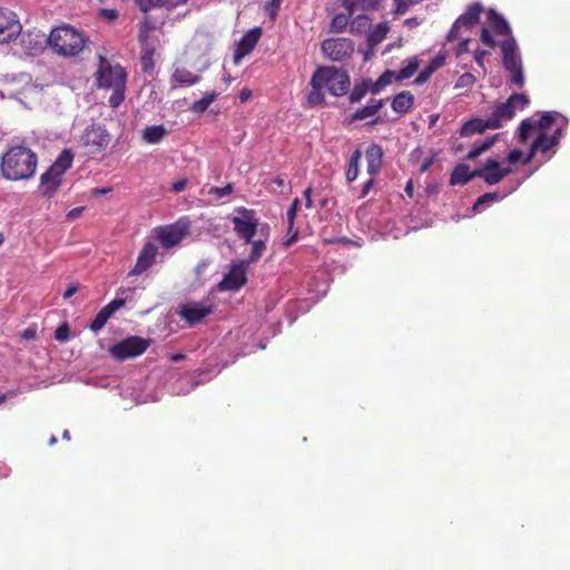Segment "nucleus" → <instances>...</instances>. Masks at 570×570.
<instances>
[{
	"instance_id": "nucleus-20",
	"label": "nucleus",
	"mask_w": 570,
	"mask_h": 570,
	"mask_svg": "<svg viewBox=\"0 0 570 570\" xmlns=\"http://www.w3.org/2000/svg\"><path fill=\"white\" fill-rule=\"evenodd\" d=\"M62 184V176L48 169L40 177L39 191L46 197H52Z\"/></svg>"
},
{
	"instance_id": "nucleus-7",
	"label": "nucleus",
	"mask_w": 570,
	"mask_h": 570,
	"mask_svg": "<svg viewBox=\"0 0 570 570\" xmlns=\"http://www.w3.org/2000/svg\"><path fill=\"white\" fill-rule=\"evenodd\" d=\"M150 344V338H144L141 336H129L111 345L108 352L114 360L122 362L142 355L148 350Z\"/></svg>"
},
{
	"instance_id": "nucleus-61",
	"label": "nucleus",
	"mask_w": 570,
	"mask_h": 570,
	"mask_svg": "<svg viewBox=\"0 0 570 570\" xmlns=\"http://www.w3.org/2000/svg\"><path fill=\"white\" fill-rule=\"evenodd\" d=\"M36 336H37V331H36V328H32V327H28V328L23 330L21 333V337L27 341H32L36 338Z\"/></svg>"
},
{
	"instance_id": "nucleus-56",
	"label": "nucleus",
	"mask_w": 570,
	"mask_h": 570,
	"mask_svg": "<svg viewBox=\"0 0 570 570\" xmlns=\"http://www.w3.org/2000/svg\"><path fill=\"white\" fill-rule=\"evenodd\" d=\"M282 0H271L266 7L265 10L268 12L269 17L274 20L277 16V12L279 10Z\"/></svg>"
},
{
	"instance_id": "nucleus-57",
	"label": "nucleus",
	"mask_w": 570,
	"mask_h": 570,
	"mask_svg": "<svg viewBox=\"0 0 570 570\" xmlns=\"http://www.w3.org/2000/svg\"><path fill=\"white\" fill-rule=\"evenodd\" d=\"M481 41L489 48H494L497 46V42L491 36L489 29L484 27L481 30Z\"/></svg>"
},
{
	"instance_id": "nucleus-29",
	"label": "nucleus",
	"mask_w": 570,
	"mask_h": 570,
	"mask_svg": "<svg viewBox=\"0 0 570 570\" xmlns=\"http://www.w3.org/2000/svg\"><path fill=\"white\" fill-rule=\"evenodd\" d=\"M72 160L73 154L69 149H63L48 169L63 176V174L71 167Z\"/></svg>"
},
{
	"instance_id": "nucleus-52",
	"label": "nucleus",
	"mask_w": 570,
	"mask_h": 570,
	"mask_svg": "<svg viewBox=\"0 0 570 570\" xmlns=\"http://www.w3.org/2000/svg\"><path fill=\"white\" fill-rule=\"evenodd\" d=\"M234 187L232 184H227L224 187H212L209 189V194L216 195L218 198H223L225 196H228L233 193Z\"/></svg>"
},
{
	"instance_id": "nucleus-64",
	"label": "nucleus",
	"mask_w": 570,
	"mask_h": 570,
	"mask_svg": "<svg viewBox=\"0 0 570 570\" xmlns=\"http://www.w3.org/2000/svg\"><path fill=\"white\" fill-rule=\"evenodd\" d=\"M186 186H187V180L186 179H179V180H177V181H175L173 184V190L175 193H180V191H183L186 188Z\"/></svg>"
},
{
	"instance_id": "nucleus-15",
	"label": "nucleus",
	"mask_w": 570,
	"mask_h": 570,
	"mask_svg": "<svg viewBox=\"0 0 570 570\" xmlns=\"http://www.w3.org/2000/svg\"><path fill=\"white\" fill-rule=\"evenodd\" d=\"M128 296L126 297H116L111 302H109L106 306H104L91 321L89 328L97 333L104 328L108 320L112 316V314L119 308L126 305Z\"/></svg>"
},
{
	"instance_id": "nucleus-8",
	"label": "nucleus",
	"mask_w": 570,
	"mask_h": 570,
	"mask_svg": "<svg viewBox=\"0 0 570 570\" xmlns=\"http://www.w3.org/2000/svg\"><path fill=\"white\" fill-rule=\"evenodd\" d=\"M188 233L189 223L185 220H178L175 224L160 226L155 229L156 239L166 249L178 246Z\"/></svg>"
},
{
	"instance_id": "nucleus-55",
	"label": "nucleus",
	"mask_w": 570,
	"mask_h": 570,
	"mask_svg": "<svg viewBox=\"0 0 570 570\" xmlns=\"http://www.w3.org/2000/svg\"><path fill=\"white\" fill-rule=\"evenodd\" d=\"M395 79V71L393 70H386L384 71L377 79V81L380 82L381 87H383V89L389 86L392 80Z\"/></svg>"
},
{
	"instance_id": "nucleus-51",
	"label": "nucleus",
	"mask_w": 570,
	"mask_h": 570,
	"mask_svg": "<svg viewBox=\"0 0 570 570\" xmlns=\"http://www.w3.org/2000/svg\"><path fill=\"white\" fill-rule=\"evenodd\" d=\"M136 4L144 12L157 7H161V0H135Z\"/></svg>"
},
{
	"instance_id": "nucleus-21",
	"label": "nucleus",
	"mask_w": 570,
	"mask_h": 570,
	"mask_svg": "<svg viewBox=\"0 0 570 570\" xmlns=\"http://www.w3.org/2000/svg\"><path fill=\"white\" fill-rule=\"evenodd\" d=\"M501 51L503 66L507 70L521 65L520 57L517 51V42L513 38L501 43Z\"/></svg>"
},
{
	"instance_id": "nucleus-47",
	"label": "nucleus",
	"mask_w": 570,
	"mask_h": 570,
	"mask_svg": "<svg viewBox=\"0 0 570 570\" xmlns=\"http://www.w3.org/2000/svg\"><path fill=\"white\" fill-rule=\"evenodd\" d=\"M508 71L511 75L510 81L512 85L522 87L524 85V77L522 66H517L515 68H510Z\"/></svg>"
},
{
	"instance_id": "nucleus-2",
	"label": "nucleus",
	"mask_w": 570,
	"mask_h": 570,
	"mask_svg": "<svg viewBox=\"0 0 570 570\" xmlns=\"http://www.w3.org/2000/svg\"><path fill=\"white\" fill-rule=\"evenodd\" d=\"M99 68L96 72L98 87L111 89L112 94L108 98L111 107H119L125 100L127 72L120 65H112L107 58L100 56Z\"/></svg>"
},
{
	"instance_id": "nucleus-49",
	"label": "nucleus",
	"mask_w": 570,
	"mask_h": 570,
	"mask_svg": "<svg viewBox=\"0 0 570 570\" xmlns=\"http://www.w3.org/2000/svg\"><path fill=\"white\" fill-rule=\"evenodd\" d=\"M475 80L476 79H475L474 75H472L470 72H464L456 80L455 88H469V87H472L474 85Z\"/></svg>"
},
{
	"instance_id": "nucleus-63",
	"label": "nucleus",
	"mask_w": 570,
	"mask_h": 570,
	"mask_svg": "<svg viewBox=\"0 0 570 570\" xmlns=\"http://www.w3.org/2000/svg\"><path fill=\"white\" fill-rule=\"evenodd\" d=\"M252 95H253V94H252V90H250L249 88H243V89L240 90V92H239V96H238L239 101H240L242 104L246 102L247 100H249V99H250Z\"/></svg>"
},
{
	"instance_id": "nucleus-39",
	"label": "nucleus",
	"mask_w": 570,
	"mask_h": 570,
	"mask_svg": "<svg viewBox=\"0 0 570 570\" xmlns=\"http://www.w3.org/2000/svg\"><path fill=\"white\" fill-rule=\"evenodd\" d=\"M495 139H497V137L494 136V137L485 139L484 141L480 142V144L475 142L473 148L468 153L466 159H469V160L476 159L482 153L487 151L488 149H490L493 146Z\"/></svg>"
},
{
	"instance_id": "nucleus-41",
	"label": "nucleus",
	"mask_w": 570,
	"mask_h": 570,
	"mask_svg": "<svg viewBox=\"0 0 570 570\" xmlns=\"http://www.w3.org/2000/svg\"><path fill=\"white\" fill-rule=\"evenodd\" d=\"M370 18L366 14H358L350 22V31L361 35L370 27Z\"/></svg>"
},
{
	"instance_id": "nucleus-25",
	"label": "nucleus",
	"mask_w": 570,
	"mask_h": 570,
	"mask_svg": "<svg viewBox=\"0 0 570 570\" xmlns=\"http://www.w3.org/2000/svg\"><path fill=\"white\" fill-rule=\"evenodd\" d=\"M489 24L493 32L499 36H510L511 29L504 19V17L498 13L494 9H490L488 12Z\"/></svg>"
},
{
	"instance_id": "nucleus-4",
	"label": "nucleus",
	"mask_w": 570,
	"mask_h": 570,
	"mask_svg": "<svg viewBox=\"0 0 570 570\" xmlns=\"http://www.w3.org/2000/svg\"><path fill=\"white\" fill-rule=\"evenodd\" d=\"M314 82L322 83L331 95L335 97L344 96L348 92L351 80L348 73L334 66H323L316 68L313 72Z\"/></svg>"
},
{
	"instance_id": "nucleus-22",
	"label": "nucleus",
	"mask_w": 570,
	"mask_h": 570,
	"mask_svg": "<svg viewBox=\"0 0 570 570\" xmlns=\"http://www.w3.org/2000/svg\"><path fill=\"white\" fill-rule=\"evenodd\" d=\"M264 229H266V236L264 239L252 238V242L248 244V245H250V252H249L248 256L245 259H243L247 265L258 262L263 257V255L265 254V252L267 249L266 242H267L268 230H269L268 225H264L262 227V232Z\"/></svg>"
},
{
	"instance_id": "nucleus-10",
	"label": "nucleus",
	"mask_w": 570,
	"mask_h": 570,
	"mask_svg": "<svg viewBox=\"0 0 570 570\" xmlns=\"http://www.w3.org/2000/svg\"><path fill=\"white\" fill-rule=\"evenodd\" d=\"M322 52L333 61H344L352 57L354 42L347 38H328L321 45Z\"/></svg>"
},
{
	"instance_id": "nucleus-42",
	"label": "nucleus",
	"mask_w": 570,
	"mask_h": 570,
	"mask_svg": "<svg viewBox=\"0 0 570 570\" xmlns=\"http://www.w3.org/2000/svg\"><path fill=\"white\" fill-rule=\"evenodd\" d=\"M534 129H537L535 121L530 118L522 120L519 126V141L525 142Z\"/></svg>"
},
{
	"instance_id": "nucleus-13",
	"label": "nucleus",
	"mask_w": 570,
	"mask_h": 570,
	"mask_svg": "<svg viewBox=\"0 0 570 570\" xmlns=\"http://www.w3.org/2000/svg\"><path fill=\"white\" fill-rule=\"evenodd\" d=\"M512 169L510 167H501L500 163L495 159H488L483 167L474 169V175L482 178L488 185H497L504 177L510 175Z\"/></svg>"
},
{
	"instance_id": "nucleus-17",
	"label": "nucleus",
	"mask_w": 570,
	"mask_h": 570,
	"mask_svg": "<svg viewBox=\"0 0 570 570\" xmlns=\"http://www.w3.org/2000/svg\"><path fill=\"white\" fill-rule=\"evenodd\" d=\"M261 36L262 29L259 27H256L247 31L240 38V40L237 42L234 53V59L236 62L254 50Z\"/></svg>"
},
{
	"instance_id": "nucleus-11",
	"label": "nucleus",
	"mask_w": 570,
	"mask_h": 570,
	"mask_svg": "<svg viewBox=\"0 0 570 570\" xmlns=\"http://www.w3.org/2000/svg\"><path fill=\"white\" fill-rule=\"evenodd\" d=\"M248 267L244 261H239L230 265L229 271L218 283L219 291H239L247 283Z\"/></svg>"
},
{
	"instance_id": "nucleus-3",
	"label": "nucleus",
	"mask_w": 570,
	"mask_h": 570,
	"mask_svg": "<svg viewBox=\"0 0 570 570\" xmlns=\"http://www.w3.org/2000/svg\"><path fill=\"white\" fill-rule=\"evenodd\" d=\"M87 38L75 28L63 24L51 30L48 42L62 57H77L87 45Z\"/></svg>"
},
{
	"instance_id": "nucleus-28",
	"label": "nucleus",
	"mask_w": 570,
	"mask_h": 570,
	"mask_svg": "<svg viewBox=\"0 0 570 570\" xmlns=\"http://www.w3.org/2000/svg\"><path fill=\"white\" fill-rule=\"evenodd\" d=\"M482 10L483 8L480 3H473L468 7L466 11L463 14H461L456 19V21L462 27L472 28L474 24L479 22Z\"/></svg>"
},
{
	"instance_id": "nucleus-43",
	"label": "nucleus",
	"mask_w": 570,
	"mask_h": 570,
	"mask_svg": "<svg viewBox=\"0 0 570 570\" xmlns=\"http://www.w3.org/2000/svg\"><path fill=\"white\" fill-rule=\"evenodd\" d=\"M352 16L353 14H350L348 11H346V13L335 14L331 21V30L334 32H342L348 24V19Z\"/></svg>"
},
{
	"instance_id": "nucleus-50",
	"label": "nucleus",
	"mask_w": 570,
	"mask_h": 570,
	"mask_svg": "<svg viewBox=\"0 0 570 570\" xmlns=\"http://www.w3.org/2000/svg\"><path fill=\"white\" fill-rule=\"evenodd\" d=\"M70 336V328L68 323L61 324L56 331H55V338L58 342H67Z\"/></svg>"
},
{
	"instance_id": "nucleus-31",
	"label": "nucleus",
	"mask_w": 570,
	"mask_h": 570,
	"mask_svg": "<svg viewBox=\"0 0 570 570\" xmlns=\"http://www.w3.org/2000/svg\"><path fill=\"white\" fill-rule=\"evenodd\" d=\"M420 60L417 57H412L403 62V67L395 71V80L402 81L411 78L419 69Z\"/></svg>"
},
{
	"instance_id": "nucleus-5",
	"label": "nucleus",
	"mask_w": 570,
	"mask_h": 570,
	"mask_svg": "<svg viewBox=\"0 0 570 570\" xmlns=\"http://www.w3.org/2000/svg\"><path fill=\"white\" fill-rule=\"evenodd\" d=\"M111 137L108 130L98 124L88 126L79 139V146L86 155H98L110 144Z\"/></svg>"
},
{
	"instance_id": "nucleus-58",
	"label": "nucleus",
	"mask_w": 570,
	"mask_h": 570,
	"mask_svg": "<svg viewBox=\"0 0 570 570\" xmlns=\"http://www.w3.org/2000/svg\"><path fill=\"white\" fill-rule=\"evenodd\" d=\"M85 209H86L85 206L75 207V208H72L71 210H69L67 213L66 217H67L68 220H75V219L79 218L82 215Z\"/></svg>"
},
{
	"instance_id": "nucleus-24",
	"label": "nucleus",
	"mask_w": 570,
	"mask_h": 570,
	"mask_svg": "<svg viewBox=\"0 0 570 570\" xmlns=\"http://www.w3.org/2000/svg\"><path fill=\"white\" fill-rule=\"evenodd\" d=\"M385 105V99H372L366 106L357 109L351 117L352 121L364 120L366 118H373L377 115L381 108Z\"/></svg>"
},
{
	"instance_id": "nucleus-12",
	"label": "nucleus",
	"mask_w": 570,
	"mask_h": 570,
	"mask_svg": "<svg viewBox=\"0 0 570 570\" xmlns=\"http://www.w3.org/2000/svg\"><path fill=\"white\" fill-rule=\"evenodd\" d=\"M21 32V24L17 14L7 8L0 7V43L14 40Z\"/></svg>"
},
{
	"instance_id": "nucleus-30",
	"label": "nucleus",
	"mask_w": 570,
	"mask_h": 570,
	"mask_svg": "<svg viewBox=\"0 0 570 570\" xmlns=\"http://www.w3.org/2000/svg\"><path fill=\"white\" fill-rule=\"evenodd\" d=\"M362 158V151L357 148L355 149L347 163V167L345 170V179L348 184L353 183L360 173V160Z\"/></svg>"
},
{
	"instance_id": "nucleus-44",
	"label": "nucleus",
	"mask_w": 570,
	"mask_h": 570,
	"mask_svg": "<svg viewBox=\"0 0 570 570\" xmlns=\"http://www.w3.org/2000/svg\"><path fill=\"white\" fill-rule=\"evenodd\" d=\"M534 149H538L540 153H547L557 146L550 137L547 136L546 132H540V135L533 140Z\"/></svg>"
},
{
	"instance_id": "nucleus-14",
	"label": "nucleus",
	"mask_w": 570,
	"mask_h": 570,
	"mask_svg": "<svg viewBox=\"0 0 570 570\" xmlns=\"http://www.w3.org/2000/svg\"><path fill=\"white\" fill-rule=\"evenodd\" d=\"M213 313V307L210 305H205L200 302H187L179 306L178 315L181 320H184L189 326H194L206 316Z\"/></svg>"
},
{
	"instance_id": "nucleus-32",
	"label": "nucleus",
	"mask_w": 570,
	"mask_h": 570,
	"mask_svg": "<svg viewBox=\"0 0 570 570\" xmlns=\"http://www.w3.org/2000/svg\"><path fill=\"white\" fill-rule=\"evenodd\" d=\"M167 134L164 125L146 127L142 131V139L148 144H158Z\"/></svg>"
},
{
	"instance_id": "nucleus-26",
	"label": "nucleus",
	"mask_w": 570,
	"mask_h": 570,
	"mask_svg": "<svg viewBox=\"0 0 570 570\" xmlns=\"http://www.w3.org/2000/svg\"><path fill=\"white\" fill-rule=\"evenodd\" d=\"M475 177H478V175H474V170H470L469 165L459 164L454 167V169L451 174L450 184L452 186H454V185L463 186Z\"/></svg>"
},
{
	"instance_id": "nucleus-54",
	"label": "nucleus",
	"mask_w": 570,
	"mask_h": 570,
	"mask_svg": "<svg viewBox=\"0 0 570 570\" xmlns=\"http://www.w3.org/2000/svg\"><path fill=\"white\" fill-rule=\"evenodd\" d=\"M434 72H435V67H426L415 78V83L422 85V83L426 82Z\"/></svg>"
},
{
	"instance_id": "nucleus-34",
	"label": "nucleus",
	"mask_w": 570,
	"mask_h": 570,
	"mask_svg": "<svg viewBox=\"0 0 570 570\" xmlns=\"http://www.w3.org/2000/svg\"><path fill=\"white\" fill-rule=\"evenodd\" d=\"M173 79L180 85L189 86L197 83L200 77L185 68H177L173 73Z\"/></svg>"
},
{
	"instance_id": "nucleus-45",
	"label": "nucleus",
	"mask_w": 570,
	"mask_h": 570,
	"mask_svg": "<svg viewBox=\"0 0 570 570\" xmlns=\"http://www.w3.org/2000/svg\"><path fill=\"white\" fill-rule=\"evenodd\" d=\"M556 112L547 111L544 112L541 118L535 121L537 129H540L541 132H546L549 130L556 122Z\"/></svg>"
},
{
	"instance_id": "nucleus-48",
	"label": "nucleus",
	"mask_w": 570,
	"mask_h": 570,
	"mask_svg": "<svg viewBox=\"0 0 570 570\" xmlns=\"http://www.w3.org/2000/svg\"><path fill=\"white\" fill-rule=\"evenodd\" d=\"M299 204H301L299 199H298V198H295V199L292 202V204H291V206H289V208H288V210H287V213H286L287 224H288V230H292V229H293V227H294V224H295V217H296V214H297V212H298V209H299Z\"/></svg>"
},
{
	"instance_id": "nucleus-40",
	"label": "nucleus",
	"mask_w": 570,
	"mask_h": 570,
	"mask_svg": "<svg viewBox=\"0 0 570 570\" xmlns=\"http://www.w3.org/2000/svg\"><path fill=\"white\" fill-rule=\"evenodd\" d=\"M370 90V80H363L361 83H356L352 91L350 92L348 100L350 102H358L361 101L365 95Z\"/></svg>"
},
{
	"instance_id": "nucleus-62",
	"label": "nucleus",
	"mask_w": 570,
	"mask_h": 570,
	"mask_svg": "<svg viewBox=\"0 0 570 570\" xmlns=\"http://www.w3.org/2000/svg\"><path fill=\"white\" fill-rule=\"evenodd\" d=\"M521 156H522L521 150H519V149H513V150H511V151L508 154V161H509V163H511V164H514V163H517V161H519V160H520Z\"/></svg>"
},
{
	"instance_id": "nucleus-1",
	"label": "nucleus",
	"mask_w": 570,
	"mask_h": 570,
	"mask_svg": "<svg viewBox=\"0 0 570 570\" xmlns=\"http://www.w3.org/2000/svg\"><path fill=\"white\" fill-rule=\"evenodd\" d=\"M37 164L35 151L24 146H13L3 154L0 169L6 179L22 180L35 175Z\"/></svg>"
},
{
	"instance_id": "nucleus-19",
	"label": "nucleus",
	"mask_w": 570,
	"mask_h": 570,
	"mask_svg": "<svg viewBox=\"0 0 570 570\" xmlns=\"http://www.w3.org/2000/svg\"><path fill=\"white\" fill-rule=\"evenodd\" d=\"M383 149L377 144H371L365 150L366 170L370 176H376L383 165Z\"/></svg>"
},
{
	"instance_id": "nucleus-27",
	"label": "nucleus",
	"mask_w": 570,
	"mask_h": 570,
	"mask_svg": "<svg viewBox=\"0 0 570 570\" xmlns=\"http://www.w3.org/2000/svg\"><path fill=\"white\" fill-rule=\"evenodd\" d=\"M413 105L414 97L410 91H402L397 94L391 104L392 109L400 115L409 112Z\"/></svg>"
},
{
	"instance_id": "nucleus-23",
	"label": "nucleus",
	"mask_w": 570,
	"mask_h": 570,
	"mask_svg": "<svg viewBox=\"0 0 570 570\" xmlns=\"http://www.w3.org/2000/svg\"><path fill=\"white\" fill-rule=\"evenodd\" d=\"M382 0H342V6L350 14L360 9L365 12L376 11Z\"/></svg>"
},
{
	"instance_id": "nucleus-18",
	"label": "nucleus",
	"mask_w": 570,
	"mask_h": 570,
	"mask_svg": "<svg viewBox=\"0 0 570 570\" xmlns=\"http://www.w3.org/2000/svg\"><path fill=\"white\" fill-rule=\"evenodd\" d=\"M501 128V124L497 120H491L490 117L488 119L474 118L469 121H465L461 129L460 135L462 137H469L474 134H482L487 129H499Z\"/></svg>"
},
{
	"instance_id": "nucleus-16",
	"label": "nucleus",
	"mask_w": 570,
	"mask_h": 570,
	"mask_svg": "<svg viewBox=\"0 0 570 570\" xmlns=\"http://www.w3.org/2000/svg\"><path fill=\"white\" fill-rule=\"evenodd\" d=\"M158 254L157 246L151 243L147 242L142 246L141 250L138 254L137 261L132 269L129 272V276H136L140 275L144 272H146L155 262L156 256Z\"/></svg>"
},
{
	"instance_id": "nucleus-60",
	"label": "nucleus",
	"mask_w": 570,
	"mask_h": 570,
	"mask_svg": "<svg viewBox=\"0 0 570 570\" xmlns=\"http://www.w3.org/2000/svg\"><path fill=\"white\" fill-rule=\"evenodd\" d=\"M461 27L462 26L455 20V22L452 24L451 30L449 31V35H448L449 41H453L459 38V32H460Z\"/></svg>"
},
{
	"instance_id": "nucleus-9",
	"label": "nucleus",
	"mask_w": 570,
	"mask_h": 570,
	"mask_svg": "<svg viewBox=\"0 0 570 570\" xmlns=\"http://www.w3.org/2000/svg\"><path fill=\"white\" fill-rule=\"evenodd\" d=\"M529 104V98L524 94H512L505 102L498 105L492 111L490 119L497 120L502 125L503 121L511 120L518 109L522 110Z\"/></svg>"
},
{
	"instance_id": "nucleus-33",
	"label": "nucleus",
	"mask_w": 570,
	"mask_h": 570,
	"mask_svg": "<svg viewBox=\"0 0 570 570\" xmlns=\"http://www.w3.org/2000/svg\"><path fill=\"white\" fill-rule=\"evenodd\" d=\"M311 91L307 95V102L311 107L323 106L325 102L324 94L322 89H324L322 83L314 82L313 77L311 78Z\"/></svg>"
},
{
	"instance_id": "nucleus-46",
	"label": "nucleus",
	"mask_w": 570,
	"mask_h": 570,
	"mask_svg": "<svg viewBox=\"0 0 570 570\" xmlns=\"http://www.w3.org/2000/svg\"><path fill=\"white\" fill-rule=\"evenodd\" d=\"M154 29L151 22L148 20V18H145L144 21L139 24V32H138V40L139 42L145 46L148 42L149 33Z\"/></svg>"
},
{
	"instance_id": "nucleus-53",
	"label": "nucleus",
	"mask_w": 570,
	"mask_h": 570,
	"mask_svg": "<svg viewBox=\"0 0 570 570\" xmlns=\"http://www.w3.org/2000/svg\"><path fill=\"white\" fill-rule=\"evenodd\" d=\"M98 16L108 22H114L119 17V12L116 9H100Z\"/></svg>"
},
{
	"instance_id": "nucleus-36",
	"label": "nucleus",
	"mask_w": 570,
	"mask_h": 570,
	"mask_svg": "<svg viewBox=\"0 0 570 570\" xmlns=\"http://www.w3.org/2000/svg\"><path fill=\"white\" fill-rule=\"evenodd\" d=\"M390 30V26L387 22H381L379 23L371 32H370V36H368V42L372 45V46H375V45H379L381 43L387 32Z\"/></svg>"
},
{
	"instance_id": "nucleus-6",
	"label": "nucleus",
	"mask_w": 570,
	"mask_h": 570,
	"mask_svg": "<svg viewBox=\"0 0 570 570\" xmlns=\"http://www.w3.org/2000/svg\"><path fill=\"white\" fill-rule=\"evenodd\" d=\"M236 216L230 218L234 232L245 244H249L257 234L259 220L254 209L246 207L235 208Z\"/></svg>"
},
{
	"instance_id": "nucleus-59",
	"label": "nucleus",
	"mask_w": 570,
	"mask_h": 570,
	"mask_svg": "<svg viewBox=\"0 0 570 570\" xmlns=\"http://www.w3.org/2000/svg\"><path fill=\"white\" fill-rule=\"evenodd\" d=\"M374 178H375V176H371V178L363 185L361 194H360V198H364L370 194V191L373 188L374 183H375Z\"/></svg>"
},
{
	"instance_id": "nucleus-37",
	"label": "nucleus",
	"mask_w": 570,
	"mask_h": 570,
	"mask_svg": "<svg viewBox=\"0 0 570 570\" xmlns=\"http://www.w3.org/2000/svg\"><path fill=\"white\" fill-rule=\"evenodd\" d=\"M217 96L218 94L216 92L206 94L199 100L194 101V104L190 107L191 111L196 114L205 112L208 109V107L215 101Z\"/></svg>"
},
{
	"instance_id": "nucleus-38",
	"label": "nucleus",
	"mask_w": 570,
	"mask_h": 570,
	"mask_svg": "<svg viewBox=\"0 0 570 570\" xmlns=\"http://www.w3.org/2000/svg\"><path fill=\"white\" fill-rule=\"evenodd\" d=\"M495 139H497V137L494 136V137L485 139L484 141L480 142V144L475 142L473 148L468 153L466 159H469V160L476 159L482 153L487 151L488 149H490L493 146Z\"/></svg>"
},
{
	"instance_id": "nucleus-35",
	"label": "nucleus",
	"mask_w": 570,
	"mask_h": 570,
	"mask_svg": "<svg viewBox=\"0 0 570 570\" xmlns=\"http://www.w3.org/2000/svg\"><path fill=\"white\" fill-rule=\"evenodd\" d=\"M504 195H500L499 193H485L478 197L476 202L473 205V212L481 213L483 210V206L488 204H493L503 199Z\"/></svg>"
}]
</instances>
